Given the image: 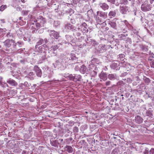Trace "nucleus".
Wrapping results in <instances>:
<instances>
[{
    "mask_svg": "<svg viewBox=\"0 0 154 154\" xmlns=\"http://www.w3.org/2000/svg\"><path fill=\"white\" fill-rule=\"evenodd\" d=\"M48 48V47L45 44H43L36 49V51L39 53H45Z\"/></svg>",
    "mask_w": 154,
    "mask_h": 154,
    "instance_id": "1",
    "label": "nucleus"
},
{
    "mask_svg": "<svg viewBox=\"0 0 154 154\" xmlns=\"http://www.w3.org/2000/svg\"><path fill=\"white\" fill-rule=\"evenodd\" d=\"M49 35L52 38H55L56 39H58L60 37L58 33L54 30L50 31L49 32Z\"/></svg>",
    "mask_w": 154,
    "mask_h": 154,
    "instance_id": "2",
    "label": "nucleus"
},
{
    "mask_svg": "<svg viewBox=\"0 0 154 154\" xmlns=\"http://www.w3.org/2000/svg\"><path fill=\"white\" fill-rule=\"evenodd\" d=\"M34 69L36 73L37 76L39 77H41L42 75V72L41 69L37 66H35Z\"/></svg>",
    "mask_w": 154,
    "mask_h": 154,
    "instance_id": "3",
    "label": "nucleus"
},
{
    "mask_svg": "<svg viewBox=\"0 0 154 154\" xmlns=\"http://www.w3.org/2000/svg\"><path fill=\"white\" fill-rule=\"evenodd\" d=\"M99 77L100 79V81L103 80L104 81H105L107 79V74L104 72H101L99 74Z\"/></svg>",
    "mask_w": 154,
    "mask_h": 154,
    "instance_id": "4",
    "label": "nucleus"
},
{
    "mask_svg": "<svg viewBox=\"0 0 154 154\" xmlns=\"http://www.w3.org/2000/svg\"><path fill=\"white\" fill-rule=\"evenodd\" d=\"M14 43V41L12 39H7L4 42V44L6 47L9 48L11 46L12 44Z\"/></svg>",
    "mask_w": 154,
    "mask_h": 154,
    "instance_id": "5",
    "label": "nucleus"
},
{
    "mask_svg": "<svg viewBox=\"0 0 154 154\" xmlns=\"http://www.w3.org/2000/svg\"><path fill=\"white\" fill-rule=\"evenodd\" d=\"M36 21H38V23H40L41 24H44L46 22L45 18H44L42 16H39L37 18V20H36Z\"/></svg>",
    "mask_w": 154,
    "mask_h": 154,
    "instance_id": "6",
    "label": "nucleus"
},
{
    "mask_svg": "<svg viewBox=\"0 0 154 154\" xmlns=\"http://www.w3.org/2000/svg\"><path fill=\"white\" fill-rule=\"evenodd\" d=\"M87 25L85 23H83L82 24L81 27L82 32L85 33L88 32V29L87 28Z\"/></svg>",
    "mask_w": 154,
    "mask_h": 154,
    "instance_id": "7",
    "label": "nucleus"
},
{
    "mask_svg": "<svg viewBox=\"0 0 154 154\" xmlns=\"http://www.w3.org/2000/svg\"><path fill=\"white\" fill-rule=\"evenodd\" d=\"M143 121V119L140 116H137L135 117V122L138 124L142 123Z\"/></svg>",
    "mask_w": 154,
    "mask_h": 154,
    "instance_id": "8",
    "label": "nucleus"
},
{
    "mask_svg": "<svg viewBox=\"0 0 154 154\" xmlns=\"http://www.w3.org/2000/svg\"><path fill=\"white\" fill-rule=\"evenodd\" d=\"M7 82L11 86H16L17 84L14 80L11 79H9L7 81Z\"/></svg>",
    "mask_w": 154,
    "mask_h": 154,
    "instance_id": "9",
    "label": "nucleus"
},
{
    "mask_svg": "<svg viewBox=\"0 0 154 154\" xmlns=\"http://www.w3.org/2000/svg\"><path fill=\"white\" fill-rule=\"evenodd\" d=\"M100 7L104 10H107L109 8V6L107 4L105 3L100 4Z\"/></svg>",
    "mask_w": 154,
    "mask_h": 154,
    "instance_id": "10",
    "label": "nucleus"
},
{
    "mask_svg": "<svg viewBox=\"0 0 154 154\" xmlns=\"http://www.w3.org/2000/svg\"><path fill=\"white\" fill-rule=\"evenodd\" d=\"M65 148H66V151H67L69 153H71L72 152L73 148L71 146H66L65 147Z\"/></svg>",
    "mask_w": 154,
    "mask_h": 154,
    "instance_id": "11",
    "label": "nucleus"
},
{
    "mask_svg": "<svg viewBox=\"0 0 154 154\" xmlns=\"http://www.w3.org/2000/svg\"><path fill=\"white\" fill-rule=\"evenodd\" d=\"M116 75L114 74H109L108 75V79L110 80L115 79L116 78Z\"/></svg>",
    "mask_w": 154,
    "mask_h": 154,
    "instance_id": "12",
    "label": "nucleus"
},
{
    "mask_svg": "<svg viewBox=\"0 0 154 154\" xmlns=\"http://www.w3.org/2000/svg\"><path fill=\"white\" fill-rule=\"evenodd\" d=\"M43 43V40L42 39H40L39 41L37 43L36 45L35 46V48L36 49V48H38V46H39L42 44Z\"/></svg>",
    "mask_w": 154,
    "mask_h": 154,
    "instance_id": "13",
    "label": "nucleus"
},
{
    "mask_svg": "<svg viewBox=\"0 0 154 154\" xmlns=\"http://www.w3.org/2000/svg\"><path fill=\"white\" fill-rule=\"evenodd\" d=\"M116 12L115 11H111L109 13L108 15L109 16H110L111 17H114L116 16Z\"/></svg>",
    "mask_w": 154,
    "mask_h": 154,
    "instance_id": "14",
    "label": "nucleus"
},
{
    "mask_svg": "<svg viewBox=\"0 0 154 154\" xmlns=\"http://www.w3.org/2000/svg\"><path fill=\"white\" fill-rule=\"evenodd\" d=\"M141 9L143 11H148L147 8L144 5L142 4L141 6Z\"/></svg>",
    "mask_w": 154,
    "mask_h": 154,
    "instance_id": "15",
    "label": "nucleus"
},
{
    "mask_svg": "<svg viewBox=\"0 0 154 154\" xmlns=\"http://www.w3.org/2000/svg\"><path fill=\"white\" fill-rule=\"evenodd\" d=\"M59 48V47L57 45H55L52 46L51 48V50H52L53 51H55L57 49Z\"/></svg>",
    "mask_w": 154,
    "mask_h": 154,
    "instance_id": "16",
    "label": "nucleus"
},
{
    "mask_svg": "<svg viewBox=\"0 0 154 154\" xmlns=\"http://www.w3.org/2000/svg\"><path fill=\"white\" fill-rule=\"evenodd\" d=\"M36 26L37 29H39L40 27L44 26V24H41L38 22L37 23L35 24Z\"/></svg>",
    "mask_w": 154,
    "mask_h": 154,
    "instance_id": "17",
    "label": "nucleus"
},
{
    "mask_svg": "<svg viewBox=\"0 0 154 154\" xmlns=\"http://www.w3.org/2000/svg\"><path fill=\"white\" fill-rule=\"evenodd\" d=\"M68 77L69 79L71 80L74 81L75 79V76L73 75L72 74H69L68 75Z\"/></svg>",
    "mask_w": 154,
    "mask_h": 154,
    "instance_id": "18",
    "label": "nucleus"
},
{
    "mask_svg": "<svg viewBox=\"0 0 154 154\" xmlns=\"http://www.w3.org/2000/svg\"><path fill=\"white\" fill-rule=\"evenodd\" d=\"M109 24L113 28H115L116 25V22L114 21L109 22Z\"/></svg>",
    "mask_w": 154,
    "mask_h": 154,
    "instance_id": "19",
    "label": "nucleus"
},
{
    "mask_svg": "<svg viewBox=\"0 0 154 154\" xmlns=\"http://www.w3.org/2000/svg\"><path fill=\"white\" fill-rule=\"evenodd\" d=\"M92 61L93 63H94L96 64H98L99 63V61L97 59L94 58L92 59Z\"/></svg>",
    "mask_w": 154,
    "mask_h": 154,
    "instance_id": "20",
    "label": "nucleus"
},
{
    "mask_svg": "<svg viewBox=\"0 0 154 154\" xmlns=\"http://www.w3.org/2000/svg\"><path fill=\"white\" fill-rule=\"evenodd\" d=\"M7 7L6 5H2L0 7V11H3Z\"/></svg>",
    "mask_w": 154,
    "mask_h": 154,
    "instance_id": "21",
    "label": "nucleus"
},
{
    "mask_svg": "<svg viewBox=\"0 0 154 154\" xmlns=\"http://www.w3.org/2000/svg\"><path fill=\"white\" fill-rule=\"evenodd\" d=\"M97 16H99L101 17L103 16V13L102 12L97 11Z\"/></svg>",
    "mask_w": 154,
    "mask_h": 154,
    "instance_id": "22",
    "label": "nucleus"
},
{
    "mask_svg": "<svg viewBox=\"0 0 154 154\" xmlns=\"http://www.w3.org/2000/svg\"><path fill=\"white\" fill-rule=\"evenodd\" d=\"M121 12L122 14H125L126 13V11L125 9V8L124 7H123L121 9Z\"/></svg>",
    "mask_w": 154,
    "mask_h": 154,
    "instance_id": "23",
    "label": "nucleus"
},
{
    "mask_svg": "<svg viewBox=\"0 0 154 154\" xmlns=\"http://www.w3.org/2000/svg\"><path fill=\"white\" fill-rule=\"evenodd\" d=\"M79 128L77 127H75L73 129V131L74 132L77 133L78 132Z\"/></svg>",
    "mask_w": 154,
    "mask_h": 154,
    "instance_id": "24",
    "label": "nucleus"
},
{
    "mask_svg": "<svg viewBox=\"0 0 154 154\" xmlns=\"http://www.w3.org/2000/svg\"><path fill=\"white\" fill-rule=\"evenodd\" d=\"M22 13L23 15H27L28 13V11L23 10L22 11Z\"/></svg>",
    "mask_w": 154,
    "mask_h": 154,
    "instance_id": "25",
    "label": "nucleus"
},
{
    "mask_svg": "<svg viewBox=\"0 0 154 154\" xmlns=\"http://www.w3.org/2000/svg\"><path fill=\"white\" fill-rule=\"evenodd\" d=\"M150 65L151 67L154 68V60H152L150 63Z\"/></svg>",
    "mask_w": 154,
    "mask_h": 154,
    "instance_id": "26",
    "label": "nucleus"
},
{
    "mask_svg": "<svg viewBox=\"0 0 154 154\" xmlns=\"http://www.w3.org/2000/svg\"><path fill=\"white\" fill-rule=\"evenodd\" d=\"M145 82L148 84L150 82V80L149 78H146L145 79Z\"/></svg>",
    "mask_w": 154,
    "mask_h": 154,
    "instance_id": "27",
    "label": "nucleus"
},
{
    "mask_svg": "<svg viewBox=\"0 0 154 154\" xmlns=\"http://www.w3.org/2000/svg\"><path fill=\"white\" fill-rule=\"evenodd\" d=\"M111 83V82L109 81H107L105 83V84L106 86H108L110 85Z\"/></svg>",
    "mask_w": 154,
    "mask_h": 154,
    "instance_id": "28",
    "label": "nucleus"
},
{
    "mask_svg": "<svg viewBox=\"0 0 154 154\" xmlns=\"http://www.w3.org/2000/svg\"><path fill=\"white\" fill-rule=\"evenodd\" d=\"M150 154H153L154 153V149H152L149 151Z\"/></svg>",
    "mask_w": 154,
    "mask_h": 154,
    "instance_id": "29",
    "label": "nucleus"
},
{
    "mask_svg": "<svg viewBox=\"0 0 154 154\" xmlns=\"http://www.w3.org/2000/svg\"><path fill=\"white\" fill-rule=\"evenodd\" d=\"M17 43L20 45V47H21V46L23 45V43L20 41L18 42Z\"/></svg>",
    "mask_w": 154,
    "mask_h": 154,
    "instance_id": "30",
    "label": "nucleus"
},
{
    "mask_svg": "<svg viewBox=\"0 0 154 154\" xmlns=\"http://www.w3.org/2000/svg\"><path fill=\"white\" fill-rule=\"evenodd\" d=\"M140 48L143 50L145 49V48H146V46L145 45H142L140 46Z\"/></svg>",
    "mask_w": 154,
    "mask_h": 154,
    "instance_id": "31",
    "label": "nucleus"
},
{
    "mask_svg": "<svg viewBox=\"0 0 154 154\" xmlns=\"http://www.w3.org/2000/svg\"><path fill=\"white\" fill-rule=\"evenodd\" d=\"M122 3L125 4H127L128 3V0H123Z\"/></svg>",
    "mask_w": 154,
    "mask_h": 154,
    "instance_id": "32",
    "label": "nucleus"
},
{
    "mask_svg": "<svg viewBox=\"0 0 154 154\" xmlns=\"http://www.w3.org/2000/svg\"><path fill=\"white\" fill-rule=\"evenodd\" d=\"M148 153H149L148 149H146L145 150L144 152V154H148Z\"/></svg>",
    "mask_w": 154,
    "mask_h": 154,
    "instance_id": "33",
    "label": "nucleus"
},
{
    "mask_svg": "<svg viewBox=\"0 0 154 154\" xmlns=\"http://www.w3.org/2000/svg\"><path fill=\"white\" fill-rule=\"evenodd\" d=\"M107 1L111 3H114L115 2V0H107Z\"/></svg>",
    "mask_w": 154,
    "mask_h": 154,
    "instance_id": "34",
    "label": "nucleus"
},
{
    "mask_svg": "<svg viewBox=\"0 0 154 154\" xmlns=\"http://www.w3.org/2000/svg\"><path fill=\"white\" fill-rule=\"evenodd\" d=\"M96 20H97V22L98 23H99V24H100V23H102L103 22V21H101L100 20H97V19H96Z\"/></svg>",
    "mask_w": 154,
    "mask_h": 154,
    "instance_id": "35",
    "label": "nucleus"
},
{
    "mask_svg": "<svg viewBox=\"0 0 154 154\" xmlns=\"http://www.w3.org/2000/svg\"><path fill=\"white\" fill-rule=\"evenodd\" d=\"M33 72H30L29 73V75L30 76H31L32 75H33Z\"/></svg>",
    "mask_w": 154,
    "mask_h": 154,
    "instance_id": "36",
    "label": "nucleus"
},
{
    "mask_svg": "<svg viewBox=\"0 0 154 154\" xmlns=\"http://www.w3.org/2000/svg\"><path fill=\"white\" fill-rule=\"evenodd\" d=\"M2 77H0V85L2 83Z\"/></svg>",
    "mask_w": 154,
    "mask_h": 154,
    "instance_id": "37",
    "label": "nucleus"
},
{
    "mask_svg": "<svg viewBox=\"0 0 154 154\" xmlns=\"http://www.w3.org/2000/svg\"><path fill=\"white\" fill-rule=\"evenodd\" d=\"M21 1L23 3H24L25 2L24 0H21Z\"/></svg>",
    "mask_w": 154,
    "mask_h": 154,
    "instance_id": "38",
    "label": "nucleus"
},
{
    "mask_svg": "<svg viewBox=\"0 0 154 154\" xmlns=\"http://www.w3.org/2000/svg\"><path fill=\"white\" fill-rule=\"evenodd\" d=\"M22 17H20L19 18V19L20 20H22Z\"/></svg>",
    "mask_w": 154,
    "mask_h": 154,
    "instance_id": "39",
    "label": "nucleus"
},
{
    "mask_svg": "<svg viewBox=\"0 0 154 154\" xmlns=\"http://www.w3.org/2000/svg\"><path fill=\"white\" fill-rule=\"evenodd\" d=\"M5 84H6V85L7 86V87H8V84H7V83H5Z\"/></svg>",
    "mask_w": 154,
    "mask_h": 154,
    "instance_id": "40",
    "label": "nucleus"
}]
</instances>
